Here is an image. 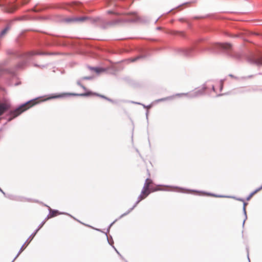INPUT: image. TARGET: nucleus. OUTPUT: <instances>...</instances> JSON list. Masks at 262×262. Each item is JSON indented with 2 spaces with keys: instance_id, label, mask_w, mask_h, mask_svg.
<instances>
[{
  "instance_id": "4",
  "label": "nucleus",
  "mask_w": 262,
  "mask_h": 262,
  "mask_svg": "<svg viewBox=\"0 0 262 262\" xmlns=\"http://www.w3.org/2000/svg\"><path fill=\"white\" fill-rule=\"evenodd\" d=\"M206 50L214 54H219L221 51H224L228 56L234 57L238 59L242 57V55L234 54L232 52V46L229 42H216L211 45L210 47L206 48Z\"/></svg>"
},
{
  "instance_id": "10",
  "label": "nucleus",
  "mask_w": 262,
  "mask_h": 262,
  "mask_svg": "<svg viewBox=\"0 0 262 262\" xmlns=\"http://www.w3.org/2000/svg\"><path fill=\"white\" fill-rule=\"evenodd\" d=\"M123 2V0H107L105 1V5L109 7L114 8L116 7H123L127 8L128 6L123 5L121 3Z\"/></svg>"
},
{
  "instance_id": "1",
  "label": "nucleus",
  "mask_w": 262,
  "mask_h": 262,
  "mask_svg": "<svg viewBox=\"0 0 262 262\" xmlns=\"http://www.w3.org/2000/svg\"><path fill=\"white\" fill-rule=\"evenodd\" d=\"M94 93L91 91H88L84 93H63L59 94H52L46 99H42L40 101L37 100L39 99H42L43 97H38L27 102L20 104L19 106L13 109L9 99L5 97L3 98L1 97V124L3 125L6 124L8 122H9L15 118L25 111H27L30 107L39 103L40 102H44L51 99H56L59 98H63L68 96H82V97H89L91 95H94Z\"/></svg>"
},
{
  "instance_id": "56",
  "label": "nucleus",
  "mask_w": 262,
  "mask_h": 262,
  "mask_svg": "<svg viewBox=\"0 0 262 262\" xmlns=\"http://www.w3.org/2000/svg\"><path fill=\"white\" fill-rule=\"evenodd\" d=\"M247 256H248V260H249V262H250V258L249 257V251H248V249L247 248Z\"/></svg>"
},
{
  "instance_id": "24",
  "label": "nucleus",
  "mask_w": 262,
  "mask_h": 262,
  "mask_svg": "<svg viewBox=\"0 0 262 262\" xmlns=\"http://www.w3.org/2000/svg\"><path fill=\"white\" fill-rule=\"evenodd\" d=\"M175 96H176V95L168 96V97L162 98H160V99L156 100V102H159L165 101H167V100H171L174 98V97Z\"/></svg>"
},
{
  "instance_id": "6",
  "label": "nucleus",
  "mask_w": 262,
  "mask_h": 262,
  "mask_svg": "<svg viewBox=\"0 0 262 262\" xmlns=\"http://www.w3.org/2000/svg\"><path fill=\"white\" fill-rule=\"evenodd\" d=\"M3 0H1V10L6 12L12 13L15 12L20 6L27 4L29 2V0H23L20 4L10 2H3Z\"/></svg>"
},
{
  "instance_id": "20",
  "label": "nucleus",
  "mask_w": 262,
  "mask_h": 262,
  "mask_svg": "<svg viewBox=\"0 0 262 262\" xmlns=\"http://www.w3.org/2000/svg\"><path fill=\"white\" fill-rule=\"evenodd\" d=\"M11 27V22L7 24L5 28L1 30V37L5 35L7 32L10 29Z\"/></svg>"
},
{
  "instance_id": "47",
  "label": "nucleus",
  "mask_w": 262,
  "mask_h": 262,
  "mask_svg": "<svg viewBox=\"0 0 262 262\" xmlns=\"http://www.w3.org/2000/svg\"><path fill=\"white\" fill-rule=\"evenodd\" d=\"M243 202V208H246V206L248 205V203L246 202L245 201V200H244V202Z\"/></svg>"
},
{
  "instance_id": "55",
  "label": "nucleus",
  "mask_w": 262,
  "mask_h": 262,
  "mask_svg": "<svg viewBox=\"0 0 262 262\" xmlns=\"http://www.w3.org/2000/svg\"><path fill=\"white\" fill-rule=\"evenodd\" d=\"M187 3H183V4H182V5H185V4H187ZM181 6H182V5H180L179 6H178V7H177L175 9H178V8H179V7H181Z\"/></svg>"
},
{
  "instance_id": "3",
  "label": "nucleus",
  "mask_w": 262,
  "mask_h": 262,
  "mask_svg": "<svg viewBox=\"0 0 262 262\" xmlns=\"http://www.w3.org/2000/svg\"><path fill=\"white\" fill-rule=\"evenodd\" d=\"M7 53L8 55H12L16 57L21 58L23 59V61L18 63L16 66V70L24 68L27 64L28 60H30L32 56L34 55H51L54 54L53 53L38 52L35 51H31L28 52H22L20 51H14L11 49L7 50Z\"/></svg>"
},
{
  "instance_id": "30",
  "label": "nucleus",
  "mask_w": 262,
  "mask_h": 262,
  "mask_svg": "<svg viewBox=\"0 0 262 262\" xmlns=\"http://www.w3.org/2000/svg\"><path fill=\"white\" fill-rule=\"evenodd\" d=\"M131 102L133 103H135V104L142 105L144 108H150L152 106V104H149L148 105H145V104L141 103L140 102H134V101H132Z\"/></svg>"
},
{
  "instance_id": "29",
  "label": "nucleus",
  "mask_w": 262,
  "mask_h": 262,
  "mask_svg": "<svg viewBox=\"0 0 262 262\" xmlns=\"http://www.w3.org/2000/svg\"><path fill=\"white\" fill-rule=\"evenodd\" d=\"M105 234L106 236V238H107V241L108 242V243L110 245L112 246V247L114 246H113V244H114V241H113V238L112 237V236H110V237L111 238V239H110V238L108 237L107 234V233H105Z\"/></svg>"
},
{
  "instance_id": "22",
  "label": "nucleus",
  "mask_w": 262,
  "mask_h": 262,
  "mask_svg": "<svg viewBox=\"0 0 262 262\" xmlns=\"http://www.w3.org/2000/svg\"><path fill=\"white\" fill-rule=\"evenodd\" d=\"M206 89H207V88L205 86H203L202 89H201L196 91H195L194 92H195V94L196 95L197 97H198L201 95H203L204 94Z\"/></svg>"
},
{
  "instance_id": "64",
  "label": "nucleus",
  "mask_w": 262,
  "mask_h": 262,
  "mask_svg": "<svg viewBox=\"0 0 262 262\" xmlns=\"http://www.w3.org/2000/svg\"><path fill=\"white\" fill-rule=\"evenodd\" d=\"M224 95V94H219V95H217V96H223V95Z\"/></svg>"
},
{
  "instance_id": "21",
  "label": "nucleus",
  "mask_w": 262,
  "mask_h": 262,
  "mask_svg": "<svg viewBox=\"0 0 262 262\" xmlns=\"http://www.w3.org/2000/svg\"><path fill=\"white\" fill-rule=\"evenodd\" d=\"M146 186H143L141 192V194H142L143 196L145 198H146L150 193L149 189H146Z\"/></svg>"
},
{
  "instance_id": "60",
  "label": "nucleus",
  "mask_w": 262,
  "mask_h": 262,
  "mask_svg": "<svg viewBox=\"0 0 262 262\" xmlns=\"http://www.w3.org/2000/svg\"><path fill=\"white\" fill-rule=\"evenodd\" d=\"M158 190H166V189H155L154 191H158Z\"/></svg>"
},
{
  "instance_id": "58",
  "label": "nucleus",
  "mask_w": 262,
  "mask_h": 262,
  "mask_svg": "<svg viewBox=\"0 0 262 262\" xmlns=\"http://www.w3.org/2000/svg\"><path fill=\"white\" fill-rule=\"evenodd\" d=\"M72 218H73L74 220H75L77 221L78 222H79V223H80L82 224V222H81L80 221H79V220H78L76 219H75V217H74L73 216H72ZM83 225H85V224H84V223H83Z\"/></svg>"
},
{
  "instance_id": "18",
  "label": "nucleus",
  "mask_w": 262,
  "mask_h": 262,
  "mask_svg": "<svg viewBox=\"0 0 262 262\" xmlns=\"http://www.w3.org/2000/svg\"><path fill=\"white\" fill-rule=\"evenodd\" d=\"M190 191H194V192L202 193H203L204 194H206L207 195L212 196H214V197H217V198H223V197H224V195H217V194H215L214 193H210V192H205V191H199L194 190H190Z\"/></svg>"
},
{
  "instance_id": "53",
  "label": "nucleus",
  "mask_w": 262,
  "mask_h": 262,
  "mask_svg": "<svg viewBox=\"0 0 262 262\" xmlns=\"http://www.w3.org/2000/svg\"><path fill=\"white\" fill-rule=\"evenodd\" d=\"M247 79H248L247 76H243L239 78V79H243V80Z\"/></svg>"
},
{
  "instance_id": "15",
  "label": "nucleus",
  "mask_w": 262,
  "mask_h": 262,
  "mask_svg": "<svg viewBox=\"0 0 262 262\" xmlns=\"http://www.w3.org/2000/svg\"><path fill=\"white\" fill-rule=\"evenodd\" d=\"M52 218L51 215L49 213V214L46 216L45 220L39 225L37 229L32 233V235L35 236L38 231L40 229V228L43 226V225L45 224L47 220L49 219Z\"/></svg>"
},
{
  "instance_id": "44",
  "label": "nucleus",
  "mask_w": 262,
  "mask_h": 262,
  "mask_svg": "<svg viewBox=\"0 0 262 262\" xmlns=\"http://www.w3.org/2000/svg\"><path fill=\"white\" fill-rule=\"evenodd\" d=\"M140 202V200H137L135 204L134 205V206L131 208H133V210L137 206V205Z\"/></svg>"
},
{
  "instance_id": "41",
  "label": "nucleus",
  "mask_w": 262,
  "mask_h": 262,
  "mask_svg": "<svg viewBox=\"0 0 262 262\" xmlns=\"http://www.w3.org/2000/svg\"><path fill=\"white\" fill-rule=\"evenodd\" d=\"M86 226H88V227H91L93 229L98 231H100V232H101L102 233H105V232H104V231H102L101 229H97V228H94V227H92V226H90V225H85Z\"/></svg>"
},
{
  "instance_id": "49",
  "label": "nucleus",
  "mask_w": 262,
  "mask_h": 262,
  "mask_svg": "<svg viewBox=\"0 0 262 262\" xmlns=\"http://www.w3.org/2000/svg\"><path fill=\"white\" fill-rule=\"evenodd\" d=\"M229 76L230 77H232V78H235V79H239V78H238V77H237L234 76L233 75H232V74H229Z\"/></svg>"
},
{
  "instance_id": "45",
  "label": "nucleus",
  "mask_w": 262,
  "mask_h": 262,
  "mask_svg": "<svg viewBox=\"0 0 262 262\" xmlns=\"http://www.w3.org/2000/svg\"><path fill=\"white\" fill-rule=\"evenodd\" d=\"M82 81V80L81 79V78L79 80H78L76 82L77 83V84L78 85H79V86H81V85L82 84L81 83V81Z\"/></svg>"
},
{
  "instance_id": "38",
  "label": "nucleus",
  "mask_w": 262,
  "mask_h": 262,
  "mask_svg": "<svg viewBox=\"0 0 262 262\" xmlns=\"http://www.w3.org/2000/svg\"><path fill=\"white\" fill-rule=\"evenodd\" d=\"M1 79H4V78H6V77L4 75V73L5 72V71L4 70H3L2 68H1Z\"/></svg>"
},
{
  "instance_id": "27",
  "label": "nucleus",
  "mask_w": 262,
  "mask_h": 262,
  "mask_svg": "<svg viewBox=\"0 0 262 262\" xmlns=\"http://www.w3.org/2000/svg\"><path fill=\"white\" fill-rule=\"evenodd\" d=\"M24 39V36L23 34H20V35L16 39V41L19 46H21L23 43V41Z\"/></svg>"
},
{
  "instance_id": "57",
  "label": "nucleus",
  "mask_w": 262,
  "mask_h": 262,
  "mask_svg": "<svg viewBox=\"0 0 262 262\" xmlns=\"http://www.w3.org/2000/svg\"><path fill=\"white\" fill-rule=\"evenodd\" d=\"M254 77V75H249V76H247V78H251L252 77Z\"/></svg>"
},
{
  "instance_id": "32",
  "label": "nucleus",
  "mask_w": 262,
  "mask_h": 262,
  "mask_svg": "<svg viewBox=\"0 0 262 262\" xmlns=\"http://www.w3.org/2000/svg\"><path fill=\"white\" fill-rule=\"evenodd\" d=\"M133 210V208H129L126 212H125V213H124L123 214H122V215H121L120 216V217L118 219V220L119 219H121L122 217H123V216H126V215H127L128 214H129Z\"/></svg>"
},
{
  "instance_id": "54",
  "label": "nucleus",
  "mask_w": 262,
  "mask_h": 262,
  "mask_svg": "<svg viewBox=\"0 0 262 262\" xmlns=\"http://www.w3.org/2000/svg\"><path fill=\"white\" fill-rule=\"evenodd\" d=\"M24 17H18L17 18V20H24Z\"/></svg>"
},
{
  "instance_id": "46",
  "label": "nucleus",
  "mask_w": 262,
  "mask_h": 262,
  "mask_svg": "<svg viewBox=\"0 0 262 262\" xmlns=\"http://www.w3.org/2000/svg\"><path fill=\"white\" fill-rule=\"evenodd\" d=\"M113 248L115 249V251L117 253L118 255H119L122 258H123V257L122 255L120 254V253L118 251V250L116 249V248L114 246H113Z\"/></svg>"
},
{
  "instance_id": "62",
  "label": "nucleus",
  "mask_w": 262,
  "mask_h": 262,
  "mask_svg": "<svg viewBox=\"0 0 262 262\" xmlns=\"http://www.w3.org/2000/svg\"><path fill=\"white\" fill-rule=\"evenodd\" d=\"M179 20L180 21H184V19L183 18H181L179 19Z\"/></svg>"
},
{
  "instance_id": "42",
  "label": "nucleus",
  "mask_w": 262,
  "mask_h": 262,
  "mask_svg": "<svg viewBox=\"0 0 262 262\" xmlns=\"http://www.w3.org/2000/svg\"><path fill=\"white\" fill-rule=\"evenodd\" d=\"M145 198L143 196V195H142V194H140L139 196L138 197V199H137V200H140V202L144 199Z\"/></svg>"
},
{
  "instance_id": "37",
  "label": "nucleus",
  "mask_w": 262,
  "mask_h": 262,
  "mask_svg": "<svg viewBox=\"0 0 262 262\" xmlns=\"http://www.w3.org/2000/svg\"><path fill=\"white\" fill-rule=\"evenodd\" d=\"M8 74L11 77H14L16 76L15 73L14 71H9Z\"/></svg>"
},
{
  "instance_id": "2",
  "label": "nucleus",
  "mask_w": 262,
  "mask_h": 262,
  "mask_svg": "<svg viewBox=\"0 0 262 262\" xmlns=\"http://www.w3.org/2000/svg\"><path fill=\"white\" fill-rule=\"evenodd\" d=\"M84 16L88 18L86 21H89L92 25L100 27L104 29L117 25H122L126 23H135L139 19L137 16L132 14H127L122 15L110 21H106L103 17L100 16L95 17H91L87 16Z\"/></svg>"
},
{
  "instance_id": "11",
  "label": "nucleus",
  "mask_w": 262,
  "mask_h": 262,
  "mask_svg": "<svg viewBox=\"0 0 262 262\" xmlns=\"http://www.w3.org/2000/svg\"><path fill=\"white\" fill-rule=\"evenodd\" d=\"M45 43L46 46H51L53 45H58V46H60V45L66 46V44H64L63 43H61L60 40H58L55 39L53 38L49 37H46V38H45Z\"/></svg>"
},
{
  "instance_id": "39",
  "label": "nucleus",
  "mask_w": 262,
  "mask_h": 262,
  "mask_svg": "<svg viewBox=\"0 0 262 262\" xmlns=\"http://www.w3.org/2000/svg\"><path fill=\"white\" fill-rule=\"evenodd\" d=\"M34 66L35 67H39V68H42V69L47 67V65H39V64H38L37 63H35Z\"/></svg>"
},
{
  "instance_id": "48",
  "label": "nucleus",
  "mask_w": 262,
  "mask_h": 262,
  "mask_svg": "<svg viewBox=\"0 0 262 262\" xmlns=\"http://www.w3.org/2000/svg\"><path fill=\"white\" fill-rule=\"evenodd\" d=\"M178 33H179L180 35H181L182 36H184L183 33L182 32H176L174 33H173L172 34L176 35V34H177Z\"/></svg>"
},
{
  "instance_id": "43",
  "label": "nucleus",
  "mask_w": 262,
  "mask_h": 262,
  "mask_svg": "<svg viewBox=\"0 0 262 262\" xmlns=\"http://www.w3.org/2000/svg\"><path fill=\"white\" fill-rule=\"evenodd\" d=\"M224 198H232V199H235L236 200V199H238V198H237L235 196H228V195H224Z\"/></svg>"
},
{
  "instance_id": "5",
  "label": "nucleus",
  "mask_w": 262,
  "mask_h": 262,
  "mask_svg": "<svg viewBox=\"0 0 262 262\" xmlns=\"http://www.w3.org/2000/svg\"><path fill=\"white\" fill-rule=\"evenodd\" d=\"M58 8L67 10L70 12H77L81 13H88L92 12V10L86 9L83 4L79 2L62 3L60 4Z\"/></svg>"
},
{
  "instance_id": "63",
  "label": "nucleus",
  "mask_w": 262,
  "mask_h": 262,
  "mask_svg": "<svg viewBox=\"0 0 262 262\" xmlns=\"http://www.w3.org/2000/svg\"><path fill=\"white\" fill-rule=\"evenodd\" d=\"M212 90L213 91H215V88H214V85H212Z\"/></svg>"
},
{
  "instance_id": "61",
  "label": "nucleus",
  "mask_w": 262,
  "mask_h": 262,
  "mask_svg": "<svg viewBox=\"0 0 262 262\" xmlns=\"http://www.w3.org/2000/svg\"><path fill=\"white\" fill-rule=\"evenodd\" d=\"M148 111H147L146 113V119H148Z\"/></svg>"
},
{
  "instance_id": "35",
  "label": "nucleus",
  "mask_w": 262,
  "mask_h": 262,
  "mask_svg": "<svg viewBox=\"0 0 262 262\" xmlns=\"http://www.w3.org/2000/svg\"><path fill=\"white\" fill-rule=\"evenodd\" d=\"M93 78H94V76H84V77H82L81 78V79L82 80H92Z\"/></svg>"
},
{
  "instance_id": "50",
  "label": "nucleus",
  "mask_w": 262,
  "mask_h": 262,
  "mask_svg": "<svg viewBox=\"0 0 262 262\" xmlns=\"http://www.w3.org/2000/svg\"><path fill=\"white\" fill-rule=\"evenodd\" d=\"M1 95H2V94L3 95V93H4L5 92V89L3 88L2 86H1Z\"/></svg>"
},
{
  "instance_id": "25",
  "label": "nucleus",
  "mask_w": 262,
  "mask_h": 262,
  "mask_svg": "<svg viewBox=\"0 0 262 262\" xmlns=\"http://www.w3.org/2000/svg\"><path fill=\"white\" fill-rule=\"evenodd\" d=\"M261 189H262V188H261V186L258 187V188H257L256 189H255L254 191H253V192H252L251 193H250V194L246 198V200L247 201H249L251 198L257 192H258L259 191H260Z\"/></svg>"
},
{
  "instance_id": "36",
  "label": "nucleus",
  "mask_w": 262,
  "mask_h": 262,
  "mask_svg": "<svg viewBox=\"0 0 262 262\" xmlns=\"http://www.w3.org/2000/svg\"><path fill=\"white\" fill-rule=\"evenodd\" d=\"M118 219H116L115 220L114 222H113L112 223H111L109 226H108L107 228V231L105 233H108L110 232V229L111 228V227L113 226V225L118 220Z\"/></svg>"
},
{
  "instance_id": "7",
  "label": "nucleus",
  "mask_w": 262,
  "mask_h": 262,
  "mask_svg": "<svg viewBox=\"0 0 262 262\" xmlns=\"http://www.w3.org/2000/svg\"><path fill=\"white\" fill-rule=\"evenodd\" d=\"M88 18L82 16H74L67 18H61L60 21L67 24H81L86 21Z\"/></svg>"
},
{
  "instance_id": "17",
  "label": "nucleus",
  "mask_w": 262,
  "mask_h": 262,
  "mask_svg": "<svg viewBox=\"0 0 262 262\" xmlns=\"http://www.w3.org/2000/svg\"><path fill=\"white\" fill-rule=\"evenodd\" d=\"M88 68L92 71H95L97 74H100L106 71V69L105 68L99 67H94L88 66Z\"/></svg>"
},
{
  "instance_id": "14",
  "label": "nucleus",
  "mask_w": 262,
  "mask_h": 262,
  "mask_svg": "<svg viewBox=\"0 0 262 262\" xmlns=\"http://www.w3.org/2000/svg\"><path fill=\"white\" fill-rule=\"evenodd\" d=\"M35 236H33L32 235V234L29 236V237L27 239V240L25 242V243L23 244V245L21 246V247L20 248V249H19L18 253L17 254V255H16V256L14 257V258L13 259V260L11 261V262H13L16 258L17 257L19 256V255L24 251V249H25V244L28 243V244L31 241V240L32 239V238L34 237Z\"/></svg>"
},
{
  "instance_id": "26",
  "label": "nucleus",
  "mask_w": 262,
  "mask_h": 262,
  "mask_svg": "<svg viewBox=\"0 0 262 262\" xmlns=\"http://www.w3.org/2000/svg\"><path fill=\"white\" fill-rule=\"evenodd\" d=\"M148 56V53L147 52H146V53L144 54H142V55H139L137 57H136L135 58H134L132 59V61L133 62H135V61H137L139 59H142V58H146L147 56Z\"/></svg>"
},
{
  "instance_id": "59",
  "label": "nucleus",
  "mask_w": 262,
  "mask_h": 262,
  "mask_svg": "<svg viewBox=\"0 0 262 262\" xmlns=\"http://www.w3.org/2000/svg\"><path fill=\"white\" fill-rule=\"evenodd\" d=\"M156 29H157V30H161L162 29V28H161V27H157L156 28Z\"/></svg>"
},
{
  "instance_id": "52",
  "label": "nucleus",
  "mask_w": 262,
  "mask_h": 262,
  "mask_svg": "<svg viewBox=\"0 0 262 262\" xmlns=\"http://www.w3.org/2000/svg\"><path fill=\"white\" fill-rule=\"evenodd\" d=\"M236 200L241 201V202H244V199H243V198H238V199H236Z\"/></svg>"
},
{
  "instance_id": "13",
  "label": "nucleus",
  "mask_w": 262,
  "mask_h": 262,
  "mask_svg": "<svg viewBox=\"0 0 262 262\" xmlns=\"http://www.w3.org/2000/svg\"><path fill=\"white\" fill-rule=\"evenodd\" d=\"M15 201L17 202H34L36 203L39 202L38 200H33L32 199L27 198L20 195H16Z\"/></svg>"
},
{
  "instance_id": "9",
  "label": "nucleus",
  "mask_w": 262,
  "mask_h": 262,
  "mask_svg": "<svg viewBox=\"0 0 262 262\" xmlns=\"http://www.w3.org/2000/svg\"><path fill=\"white\" fill-rule=\"evenodd\" d=\"M194 48L177 49L176 51L177 53L187 57H191L194 55Z\"/></svg>"
},
{
  "instance_id": "31",
  "label": "nucleus",
  "mask_w": 262,
  "mask_h": 262,
  "mask_svg": "<svg viewBox=\"0 0 262 262\" xmlns=\"http://www.w3.org/2000/svg\"><path fill=\"white\" fill-rule=\"evenodd\" d=\"M243 211L244 214L245 215V219L244 220L243 225H242L243 227H244L245 221L247 219V212H246V210L245 208H243Z\"/></svg>"
},
{
  "instance_id": "16",
  "label": "nucleus",
  "mask_w": 262,
  "mask_h": 262,
  "mask_svg": "<svg viewBox=\"0 0 262 262\" xmlns=\"http://www.w3.org/2000/svg\"><path fill=\"white\" fill-rule=\"evenodd\" d=\"M176 96H186L188 98L190 99L198 97L195 94V92H192V93H177L176 94Z\"/></svg>"
},
{
  "instance_id": "28",
  "label": "nucleus",
  "mask_w": 262,
  "mask_h": 262,
  "mask_svg": "<svg viewBox=\"0 0 262 262\" xmlns=\"http://www.w3.org/2000/svg\"><path fill=\"white\" fill-rule=\"evenodd\" d=\"M152 182V181L150 179L147 178L145 180V182L144 183V184L143 186H146V188L149 189L150 184Z\"/></svg>"
},
{
  "instance_id": "33",
  "label": "nucleus",
  "mask_w": 262,
  "mask_h": 262,
  "mask_svg": "<svg viewBox=\"0 0 262 262\" xmlns=\"http://www.w3.org/2000/svg\"><path fill=\"white\" fill-rule=\"evenodd\" d=\"M250 92V89H247V90L239 89V90H238L235 93H236V94L237 93L242 94V93Z\"/></svg>"
},
{
  "instance_id": "19",
  "label": "nucleus",
  "mask_w": 262,
  "mask_h": 262,
  "mask_svg": "<svg viewBox=\"0 0 262 262\" xmlns=\"http://www.w3.org/2000/svg\"><path fill=\"white\" fill-rule=\"evenodd\" d=\"M94 96H98V97H99L101 98H103V99H104L113 103H117V101L116 100H113L104 95H101V94H98V93H94Z\"/></svg>"
},
{
  "instance_id": "23",
  "label": "nucleus",
  "mask_w": 262,
  "mask_h": 262,
  "mask_svg": "<svg viewBox=\"0 0 262 262\" xmlns=\"http://www.w3.org/2000/svg\"><path fill=\"white\" fill-rule=\"evenodd\" d=\"M1 193H2L6 198L9 199L10 200L15 201L16 195H14L12 194L6 193L3 190L1 189Z\"/></svg>"
},
{
  "instance_id": "40",
  "label": "nucleus",
  "mask_w": 262,
  "mask_h": 262,
  "mask_svg": "<svg viewBox=\"0 0 262 262\" xmlns=\"http://www.w3.org/2000/svg\"><path fill=\"white\" fill-rule=\"evenodd\" d=\"M206 16H194L192 17L194 19H202V18H205Z\"/></svg>"
},
{
  "instance_id": "51",
  "label": "nucleus",
  "mask_w": 262,
  "mask_h": 262,
  "mask_svg": "<svg viewBox=\"0 0 262 262\" xmlns=\"http://www.w3.org/2000/svg\"><path fill=\"white\" fill-rule=\"evenodd\" d=\"M83 90H84V91H86L87 90V89L86 88V87L83 85V84H82L80 86Z\"/></svg>"
},
{
  "instance_id": "34",
  "label": "nucleus",
  "mask_w": 262,
  "mask_h": 262,
  "mask_svg": "<svg viewBox=\"0 0 262 262\" xmlns=\"http://www.w3.org/2000/svg\"><path fill=\"white\" fill-rule=\"evenodd\" d=\"M107 13L108 14H117V15H120L121 14L120 12H118V11H116L113 10L112 9L108 10L107 11Z\"/></svg>"
},
{
  "instance_id": "8",
  "label": "nucleus",
  "mask_w": 262,
  "mask_h": 262,
  "mask_svg": "<svg viewBox=\"0 0 262 262\" xmlns=\"http://www.w3.org/2000/svg\"><path fill=\"white\" fill-rule=\"evenodd\" d=\"M242 56L251 64H255L258 66H262V57L259 59L256 58L255 54L252 52L243 53Z\"/></svg>"
},
{
  "instance_id": "12",
  "label": "nucleus",
  "mask_w": 262,
  "mask_h": 262,
  "mask_svg": "<svg viewBox=\"0 0 262 262\" xmlns=\"http://www.w3.org/2000/svg\"><path fill=\"white\" fill-rule=\"evenodd\" d=\"M43 205L48 208L49 214L51 215L52 217H55V216H57V215H59V214H66L71 217H72V215H71V214H70L68 213L64 212H60L58 210H56V209H52L50 207V206H48L46 204H43Z\"/></svg>"
}]
</instances>
